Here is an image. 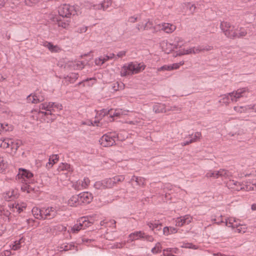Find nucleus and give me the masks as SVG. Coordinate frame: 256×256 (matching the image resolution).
<instances>
[{
  "mask_svg": "<svg viewBox=\"0 0 256 256\" xmlns=\"http://www.w3.org/2000/svg\"><path fill=\"white\" fill-rule=\"evenodd\" d=\"M220 28L224 35L230 38L231 36V34L228 31L230 28H233V26L231 25L227 22L223 21L220 22Z\"/></svg>",
  "mask_w": 256,
  "mask_h": 256,
  "instance_id": "obj_17",
  "label": "nucleus"
},
{
  "mask_svg": "<svg viewBox=\"0 0 256 256\" xmlns=\"http://www.w3.org/2000/svg\"><path fill=\"white\" fill-rule=\"evenodd\" d=\"M168 248H166L163 250V255L164 256H176V255L171 254V252H169Z\"/></svg>",
  "mask_w": 256,
  "mask_h": 256,
  "instance_id": "obj_64",
  "label": "nucleus"
},
{
  "mask_svg": "<svg viewBox=\"0 0 256 256\" xmlns=\"http://www.w3.org/2000/svg\"><path fill=\"white\" fill-rule=\"evenodd\" d=\"M8 166L7 162H5L4 158L0 161V173H3L6 171Z\"/></svg>",
  "mask_w": 256,
  "mask_h": 256,
  "instance_id": "obj_48",
  "label": "nucleus"
},
{
  "mask_svg": "<svg viewBox=\"0 0 256 256\" xmlns=\"http://www.w3.org/2000/svg\"><path fill=\"white\" fill-rule=\"evenodd\" d=\"M62 17H60L57 19L58 25L62 28H66L69 26V20L62 19Z\"/></svg>",
  "mask_w": 256,
  "mask_h": 256,
  "instance_id": "obj_37",
  "label": "nucleus"
},
{
  "mask_svg": "<svg viewBox=\"0 0 256 256\" xmlns=\"http://www.w3.org/2000/svg\"><path fill=\"white\" fill-rule=\"evenodd\" d=\"M104 63V62L102 60V56H100L98 58L95 59V64L96 66H102Z\"/></svg>",
  "mask_w": 256,
  "mask_h": 256,
  "instance_id": "obj_57",
  "label": "nucleus"
},
{
  "mask_svg": "<svg viewBox=\"0 0 256 256\" xmlns=\"http://www.w3.org/2000/svg\"><path fill=\"white\" fill-rule=\"evenodd\" d=\"M129 237L132 241L140 240H146L148 242H152L154 240V238L152 235H150L144 232L143 231H136L129 236Z\"/></svg>",
  "mask_w": 256,
  "mask_h": 256,
  "instance_id": "obj_7",
  "label": "nucleus"
},
{
  "mask_svg": "<svg viewBox=\"0 0 256 256\" xmlns=\"http://www.w3.org/2000/svg\"><path fill=\"white\" fill-rule=\"evenodd\" d=\"M112 1H102L101 3L98 5H94V9L102 10H111Z\"/></svg>",
  "mask_w": 256,
  "mask_h": 256,
  "instance_id": "obj_18",
  "label": "nucleus"
},
{
  "mask_svg": "<svg viewBox=\"0 0 256 256\" xmlns=\"http://www.w3.org/2000/svg\"><path fill=\"white\" fill-rule=\"evenodd\" d=\"M112 181L114 182V185L116 184L119 182L124 181V178L123 176H116L113 178H112Z\"/></svg>",
  "mask_w": 256,
  "mask_h": 256,
  "instance_id": "obj_51",
  "label": "nucleus"
},
{
  "mask_svg": "<svg viewBox=\"0 0 256 256\" xmlns=\"http://www.w3.org/2000/svg\"><path fill=\"white\" fill-rule=\"evenodd\" d=\"M110 110L108 109L102 108L100 110H97L96 118L98 120H102V118L106 116L109 115Z\"/></svg>",
  "mask_w": 256,
  "mask_h": 256,
  "instance_id": "obj_33",
  "label": "nucleus"
},
{
  "mask_svg": "<svg viewBox=\"0 0 256 256\" xmlns=\"http://www.w3.org/2000/svg\"><path fill=\"white\" fill-rule=\"evenodd\" d=\"M249 92L246 88H242L238 89L236 91L230 92L228 95H225L224 98V102L229 103V100L230 99L232 102H236L242 97H248V96Z\"/></svg>",
  "mask_w": 256,
  "mask_h": 256,
  "instance_id": "obj_2",
  "label": "nucleus"
},
{
  "mask_svg": "<svg viewBox=\"0 0 256 256\" xmlns=\"http://www.w3.org/2000/svg\"><path fill=\"white\" fill-rule=\"evenodd\" d=\"M89 80H93L94 82H95L94 80H96V78L92 77V78H87L84 79V80H82V81L79 82L76 85L80 86L81 84H82L83 86H85L84 82H88Z\"/></svg>",
  "mask_w": 256,
  "mask_h": 256,
  "instance_id": "obj_56",
  "label": "nucleus"
},
{
  "mask_svg": "<svg viewBox=\"0 0 256 256\" xmlns=\"http://www.w3.org/2000/svg\"><path fill=\"white\" fill-rule=\"evenodd\" d=\"M78 220L80 223L82 230L86 229L92 224V222L90 221L88 218L86 216L80 218Z\"/></svg>",
  "mask_w": 256,
  "mask_h": 256,
  "instance_id": "obj_25",
  "label": "nucleus"
},
{
  "mask_svg": "<svg viewBox=\"0 0 256 256\" xmlns=\"http://www.w3.org/2000/svg\"><path fill=\"white\" fill-rule=\"evenodd\" d=\"M21 240H16L12 243L10 246V248L14 250H17L21 248Z\"/></svg>",
  "mask_w": 256,
  "mask_h": 256,
  "instance_id": "obj_41",
  "label": "nucleus"
},
{
  "mask_svg": "<svg viewBox=\"0 0 256 256\" xmlns=\"http://www.w3.org/2000/svg\"><path fill=\"white\" fill-rule=\"evenodd\" d=\"M11 214V212L10 210L4 209L2 207L0 208V216H4L8 220H10V216Z\"/></svg>",
  "mask_w": 256,
  "mask_h": 256,
  "instance_id": "obj_42",
  "label": "nucleus"
},
{
  "mask_svg": "<svg viewBox=\"0 0 256 256\" xmlns=\"http://www.w3.org/2000/svg\"><path fill=\"white\" fill-rule=\"evenodd\" d=\"M153 111L156 114L166 112L168 111H174L177 110V107L174 106L166 107L165 104L157 103L154 104L152 107Z\"/></svg>",
  "mask_w": 256,
  "mask_h": 256,
  "instance_id": "obj_9",
  "label": "nucleus"
},
{
  "mask_svg": "<svg viewBox=\"0 0 256 256\" xmlns=\"http://www.w3.org/2000/svg\"><path fill=\"white\" fill-rule=\"evenodd\" d=\"M59 208L56 206L43 207L42 220H52L58 214Z\"/></svg>",
  "mask_w": 256,
  "mask_h": 256,
  "instance_id": "obj_6",
  "label": "nucleus"
},
{
  "mask_svg": "<svg viewBox=\"0 0 256 256\" xmlns=\"http://www.w3.org/2000/svg\"><path fill=\"white\" fill-rule=\"evenodd\" d=\"M80 205H85L90 204L93 199L92 194L88 192H84L78 194Z\"/></svg>",
  "mask_w": 256,
  "mask_h": 256,
  "instance_id": "obj_13",
  "label": "nucleus"
},
{
  "mask_svg": "<svg viewBox=\"0 0 256 256\" xmlns=\"http://www.w3.org/2000/svg\"><path fill=\"white\" fill-rule=\"evenodd\" d=\"M50 112L51 114L50 116H52L51 119L54 120L56 117L55 114H53L54 112H58L62 109V104L58 102H50Z\"/></svg>",
  "mask_w": 256,
  "mask_h": 256,
  "instance_id": "obj_16",
  "label": "nucleus"
},
{
  "mask_svg": "<svg viewBox=\"0 0 256 256\" xmlns=\"http://www.w3.org/2000/svg\"><path fill=\"white\" fill-rule=\"evenodd\" d=\"M8 207L10 211L13 212H16L18 214H20L26 208V204L24 203L20 204L18 203L16 204V202H12L8 204Z\"/></svg>",
  "mask_w": 256,
  "mask_h": 256,
  "instance_id": "obj_15",
  "label": "nucleus"
},
{
  "mask_svg": "<svg viewBox=\"0 0 256 256\" xmlns=\"http://www.w3.org/2000/svg\"><path fill=\"white\" fill-rule=\"evenodd\" d=\"M46 94L42 91L36 90L34 93L28 95L26 98L28 102L32 104H38L44 100Z\"/></svg>",
  "mask_w": 256,
  "mask_h": 256,
  "instance_id": "obj_8",
  "label": "nucleus"
},
{
  "mask_svg": "<svg viewBox=\"0 0 256 256\" xmlns=\"http://www.w3.org/2000/svg\"><path fill=\"white\" fill-rule=\"evenodd\" d=\"M58 14L62 18H70L71 16L77 14V10L74 6L64 4L58 9Z\"/></svg>",
  "mask_w": 256,
  "mask_h": 256,
  "instance_id": "obj_4",
  "label": "nucleus"
},
{
  "mask_svg": "<svg viewBox=\"0 0 256 256\" xmlns=\"http://www.w3.org/2000/svg\"><path fill=\"white\" fill-rule=\"evenodd\" d=\"M146 224L154 234H158V232L162 230V224L159 220L146 222Z\"/></svg>",
  "mask_w": 256,
  "mask_h": 256,
  "instance_id": "obj_11",
  "label": "nucleus"
},
{
  "mask_svg": "<svg viewBox=\"0 0 256 256\" xmlns=\"http://www.w3.org/2000/svg\"><path fill=\"white\" fill-rule=\"evenodd\" d=\"M58 170L60 172L66 170L68 172H72L73 171L72 167L68 164L62 162L58 168Z\"/></svg>",
  "mask_w": 256,
  "mask_h": 256,
  "instance_id": "obj_27",
  "label": "nucleus"
},
{
  "mask_svg": "<svg viewBox=\"0 0 256 256\" xmlns=\"http://www.w3.org/2000/svg\"><path fill=\"white\" fill-rule=\"evenodd\" d=\"M162 30L166 33H172L176 28L174 25L169 23H164L162 26Z\"/></svg>",
  "mask_w": 256,
  "mask_h": 256,
  "instance_id": "obj_28",
  "label": "nucleus"
},
{
  "mask_svg": "<svg viewBox=\"0 0 256 256\" xmlns=\"http://www.w3.org/2000/svg\"><path fill=\"white\" fill-rule=\"evenodd\" d=\"M162 244L160 242H158L155 246L152 248L151 252L154 254L160 253L162 250Z\"/></svg>",
  "mask_w": 256,
  "mask_h": 256,
  "instance_id": "obj_44",
  "label": "nucleus"
},
{
  "mask_svg": "<svg viewBox=\"0 0 256 256\" xmlns=\"http://www.w3.org/2000/svg\"><path fill=\"white\" fill-rule=\"evenodd\" d=\"M102 57V60L104 62L111 60H117V56H116V54L114 53H109L106 54H104Z\"/></svg>",
  "mask_w": 256,
  "mask_h": 256,
  "instance_id": "obj_39",
  "label": "nucleus"
},
{
  "mask_svg": "<svg viewBox=\"0 0 256 256\" xmlns=\"http://www.w3.org/2000/svg\"><path fill=\"white\" fill-rule=\"evenodd\" d=\"M248 33L247 29L246 28L236 26L235 32L231 34V36L230 38L234 40L243 38Z\"/></svg>",
  "mask_w": 256,
  "mask_h": 256,
  "instance_id": "obj_12",
  "label": "nucleus"
},
{
  "mask_svg": "<svg viewBox=\"0 0 256 256\" xmlns=\"http://www.w3.org/2000/svg\"><path fill=\"white\" fill-rule=\"evenodd\" d=\"M86 64L84 61H76L72 63V67L74 70H81L84 68Z\"/></svg>",
  "mask_w": 256,
  "mask_h": 256,
  "instance_id": "obj_35",
  "label": "nucleus"
},
{
  "mask_svg": "<svg viewBox=\"0 0 256 256\" xmlns=\"http://www.w3.org/2000/svg\"><path fill=\"white\" fill-rule=\"evenodd\" d=\"M68 204L70 206H80L78 194L72 196L68 200Z\"/></svg>",
  "mask_w": 256,
  "mask_h": 256,
  "instance_id": "obj_21",
  "label": "nucleus"
},
{
  "mask_svg": "<svg viewBox=\"0 0 256 256\" xmlns=\"http://www.w3.org/2000/svg\"><path fill=\"white\" fill-rule=\"evenodd\" d=\"M222 216H220L217 219L216 218L212 219V220L214 222V223L216 224L220 225L222 223L224 222L222 220Z\"/></svg>",
  "mask_w": 256,
  "mask_h": 256,
  "instance_id": "obj_62",
  "label": "nucleus"
},
{
  "mask_svg": "<svg viewBox=\"0 0 256 256\" xmlns=\"http://www.w3.org/2000/svg\"><path fill=\"white\" fill-rule=\"evenodd\" d=\"M198 54V47H192L184 50V54Z\"/></svg>",
  "mask_w": 256,
  "mask_h": 256,
  "instance_id": "obj_45",
  "label": "nucleus"
},
{
  "mask_svg": "<svg viewBox=\"0 0 256 256\" xmlns=\"http://www.w3.org/2000/svg\"><path fill=\"white\" fill-rule=\"evenodd\" d=\"M88 30V27L84 26H80L77 28L76 32L78 33L85 32Z\"/></svg>",
  "mask_w": 256,
  "mask_h": 256,
  "instance_id": "obj_60",
  "label": "nucleus"
},
{
  "mask_svg": "<svg viewBox=\"0 0 256 256\" xmlns=\"http://www.w3.org/2000/svg\"><path fill=\"white\" fill-rule=\"evenodd\" d=\"M53 44L52 42L44 41L42 42V45L48 48L50 50Z\"/></svg>",
  "mask_w": 256,
  "mask_h": 256,
  "instance_id": "obj_58",
  "label": "nucleus"
},
{
  "mask_svg": "<svg viewBox=\"0 0 256 256\" xmlns=\"http://www.w3.org/2000/svg\"><path fill=\"white\" fill-rule=\"evenodd\" d=\"M10 144H12V139L8 138H2L0 139V147L4 149H9Z\"/></svg>",
  "mask_w": 256,
  "mask_h": 256,
  "instance_id": "obj_31",
  "label": "nucleus"
},
{
  "mask_svg": "<svg viewBox=\"0 0 256 256\" xmlns=\"http://www.w3.org/2000/svg\"><path fill=\"white\" fill-rule=\"evenodd\" d=\"M59 158L58 154H52L50 156L48 162L46 164V166L48 169L51 168L54 164L57 162Z\"/></svg>",
  "mask_w": 256,
  "mask_h": 256,
  "instance_id": "obj_26",
  "label": "nucleus"
},
{
  "mask_svg": "<svg viewBox=\"0 0 256 256\" xmlns=\"http://www.w3.org/2000/svg\"><path fill=\"white\" fill-rule=\"evenodd\" d=\"M238 184V182L236 180H230L227 182H226V186L229 188L231 189H234V188H235L234 186Z\"/></svg>",
  "mask_w": 256,
  "mask_h": 256,
  "instance_id": "obj_52",
  "label": "nucleus"
},
{
  "mask_svg": "<svg viewBox=\"0 0 256 256\" xmlns=\"http://www.w3.org/2000/svg\"><path fill=\"white\" fill-rule=\"evenodd\" d=\"M80 230H82L81 227V224L78 220H77V223L73 226L71 227V232L73 233H76Z\"/></svg>",
  "mask_w": 256,
  "mask_h": 256,
  "instance_id": "obj_46",
  "label": "nucleus"
},
{
  "mask_svg": "<svg viewBox=\"0 0 256 256\" xmlns=\"http://www.w3.org/2000/svg\"><path fill=\"white\" fill-rule=\"evenodd\" d=\"M112 178H106L103 180V182L104 184L105 189L106 188H112L114 185V182Z\"/></svg>",
  "mask_w": 256,
  "mask_h": 256,
  "instance_id": "obj_43",
  "label": "nucleus"
},
{
  "mask_svg": "<svg viewBox=\"0 0 256 256\" xmlns=\"http://www.w3.org/2000/svg\"><path fill=\"white\" fill-rule=\"evenodd\" d=\"M40 109L42 110H45V112L40 110L38 112L40 114H42L45 116L51 114L50 112V102H45L41 104L39 106Z\"/></svg>",
  "mask_w": 256,
  "mask_h": 256,
  "instance_id": "obj_19",
  "label": "nucleus"
},
{
  "mask_svg": "<svg viewBox=\"0 0 256 256\" xmlns=\"http://www.w3.org/2000/svg\"><path fill=\"white\" fill-rule=\"evenodd\" d=\"M197 47L198 50V53L210 51L213 49V46L209 45L198 46Z\"/></svg>",
  "mask_w": 256,
  "mask_h": 256,
  "instance_id": "obj_40",
  "label": "nucleus"
},
{
  "mask_svg": "<svg viewBox=\"0 0 256 256\" xmlns=\"http://www.w3.org/2000/svg\"><path fill=\"white\" fill-rule=\"evenodd\" d=\"M177 232L178 230L174 227L165 226L162 228V234L166 236Z\"/></svg>",
  "mask_w": 256,
  "mask_h": 256,
  "instance_id": "obj_30",
  "label": "nucleus"
},
{
  "mask_svg": "<svg viewBox=\"0 0 256 256\" xmlns=\"http://www.w3.org/2000/svg\"><path fill=\"white\" fill-rule=\"evenodd\" d=\"M43 208H39L38 207H34L32 210V214L35 218L38 220H42Z\"/></svg>",
  "mask_w": 256,
  "mask_h": 256,
  "instance_id": "obj_24",
  "label": "nucleus"
},
{
  "mask_svg": "<svg viewBox=\"0 0 256 256\" xmlns=\"http://www.w3.org/2000/svg\"><path fill=\"white\" fill-rule=\"evenodd\" d=\"M34 174L29 170L23 168L18 169V172L16 176V179H22V182L31 183L33 180Z\"/></svg>",
  "mask_w": 256,
  "mask_h": 256,
  "instance_id": "obj_5",
  "label": "nucleus"
},
{
  "mask_svg": "<svg viewBox=\"0 0 256 256\" xmlns=\"http://www.w3.org/2000/svg\"><path fill=\"white\" fill-rule=\"evenodd\" d=\"M184 64V62H180L178 63H174L170 65V70H176L180 68V66H182Z\"/></svg>",
  "mask_w": 256,
  "mask_h": 256,
  "instance_id": "obj_54",
  "label": "nucleus"
},
{
  "mask_svg": "<svg viewBox=\"0 0 256 256\" xmlns=\"http://www.w3.org/2000/svg\"><path fill=\"white\" fill-rule=\"evenodd\" d=\"M146 67V66L143 62L138 63V62L125 64L122 68L120 76H126L138 74L144 70Z\"/></svg>",
  "mask_w": 256,
  "mask_h": 256,
  "instance_id": "obj_1",
  "label": "nucleus"
},
{
  "mask_svg": "<svg viewBox=\"0 0 256 256\" xmlns=\"http://www.w3.org/2000/svg\"><path fill=\"white\" fill-rule=\"evenodd\" d=\"M90 180L88 178H84L82 182V186L84 187H86L90 184Z\"/></svg>",
  "mask_w": 256,
  "mask_h": 256,
  "instance_id": "obj_61",
  "label": "nucleus"
},
{
  "mask_svg": "<svg viewBox=\"0 0 256 256\" xmlns=\"http://www.w3.org/2000/svg\"><path fill=\"white\" fill-rule=\"evenodd\" d=\"M242 187H240V189H242V190L248 192L255 190L254 187L252 186V183L250 181H246L244 182H242Z\"/></svg>",
  "mask_w": 256,
  "mask_h": 256,
  "instance_id": "obj_34",
  "label": "nucleus"
},
{
  "mask_svg": "<svg viewBox=\"0 0 256 256\" xmlns=\"http://www.w3.org/2000/svg\"><path fill=\"white\" fill-rule=\"evenodd\" d=\"M118 139V136L116 132H108L100 138L99 142L102 146L108 147L114 145L116 141Z\"/></svg>",
  "mask_w": 256,
  "mask_h": 256,
  "instance_id": "obj_3",
  "label": "nucleus"
},
{
  "mask_svg": "<svg viewBox=\"0 0 256 256\" xmlns=\"http://www.w3.org/2000/svg\"><path fill=\"white\" fill-rule=\"evenodd\" d=\"M130 181H134L136 185L144 186L145 184L146 180L142 177L133 176L130 178Z\"/></svg>",
  "mask_w": 256,
  "mask_h": 256,
  "instance_id": "obj_32",
  "label": "nucleus"
},
{
  "mask_svg": "<svg viewBox=\"0 0 256 256\" xmlns=\"http://www.w3.org/2000/svg\"><path fill=\"white\" fill-rule=\"evenodd\" d=\"M62 49L58 45L52 44L50 51L51 52H59L61 51Z\"/></svg>",
  "mask_w": 256,
  "mask_h": 256,
  "instance_id": "obj_55",
  "label": "nucleus"
},
{
  "mask_svg": "<svg viewBox=\"0 0 256 256\" xmlns=\"http://www.w3.org/2000/svg\"><path fill=\"white\" fill-rule=\"evenodd\" d=\"M234 110L238 112H246L249 110L248 107V105L244 106H234Z\"/></svg>",
  "mask_w": 256,
  "mask_h": 256,
  "instance_id": "obj_50",
  "label": "nucleus"
},
{
  "mask_svg": "<svg viewBox=\"0 0 256 256\" xmlns=\"http://www.w3.org/2000/svg\"><path fill=\"white\" fill-rule=\"evenodd\" d=\"M78 78V73H72L64 78L70 83H74Z\"/></svg>",
  "mask_w": 256,
  "mask_h": 256,
  "instance_id": "obj_36",
  "label": "nucleus"
},
{
  "mask_svg": "<svg viewBox=\"0 0 256 256\" xmlns=\"http://www.w3.org/2000/svg\"><path fill=\"white\" fill-rule=\"evenodd\" d=\"M109 110L110 120L111 122L114 120V118H119L123 114V111L122 109L115 110H114L112 109Z\"/></svg>",
  "mask_w": 256,
  "mask_h": 256,
  "instance_id": "obj_23",
  "label": "nucleus"
},
{
  "mask_svg": "<svg viewBox=\"0 0 256 256\" xmlns=\"http://www.w3.org/2000/svg\"><path fill=\"white\" fill-rule=\"evenodd\" d=\"M200 132H196L188 135V139L192 141V143L196 142L201 136Z\"/></svg>",
  "mask_w": 256,
  "mask_h": 256,
  "instance_id": "obj_38",
  "label": "nucleus"
},
{
  "mask_svg": "<svg viewBox=\"0 0 256 256\" xmlns=\"http://www.w3.org/2000/svg\"><path fill=\"white\" fill-rule=\"evenodd\" d=\"M12 126L7 124H0V135L6 134L7 132L12 130Z\"/></svg>",
  "mask_w": 256,
  "mask_h": 256,
  "instance_id": "obj_29",
  "label": "nucleus"
},
{
  "mask_svg": "<svg viewBox=\"0 0 256 256\" xmlns=\"http://www.w3.org/2000/svg\"><path fill=\"white\" fill-rule=\"evenodd\" d=\"M17 197V192L14 190H10L4 194V200L8 202L13 200Z\"/></svg>",
  "mask_w": 256,
  "mask_h": 256,
  "instance_id": "obj_20",
  "label": "nucleus"
},
{
  "mask_svg": "<svg viewBox=\"0 0 256 256\" xmlns=\"http://www.w3.org/2000/svg\"><path fill=\"white\" fill-rule=\"evenodd\" d=\"M208 176L218 178L222 177L224 178H229L232 176L231 172L225 169H220L219 170L210 172L207 174Z\"/></svg>",
  "mask_w": 256,
  "mask_h": 256,
  "instance_id": "obj_10",
  "label": "nucleus"
},
{
  "mask_svg": "<svg viewBox=\"0 0 256 256\" xmlns=\"http://www.w3.org/2000/svg\"><path fill=\"white\" fill-rule=\"evenodd\" d=\"M174 42H176V44H174V46L176 48H180L182 45V44H180V42H182V38H176L174 40Z\"/></svg>",
  "mask_w": 256,
  "mask_h": 256,
  "instance_id": "obj_59",
  "label": "nucleus"
},
{
  "mask_svg": "<svg viewBox=\"0 0 256 256\" xmlns=\"http://www.w3.org/2000/svg\"><path fill=\"white\" fill-rule=\"evenodd\" d=\"M94 187L98 190L105 189L104 184L103 182V180L96 182L94 184Z\"/></svg>",
  "mask_w": 256,
  "mask_h": 256,
  "instance_id": "obj_49",
  "label": "nucleus"
},
{
  "mask_svg": "<svg viewBox=\"0 0 256 256\" xmlns=\"http://www.w3.org/2000/svg\"><path fill=\"white\" fill-rule=\"evenodd\" d=\"M74 248V246L73 244H67L65 245L64 248V250L65 251H68L69 250H72Z\"/></svg>",
  "mask_w": 256,
  "mask_h": 256,
  "instance_id": "obj_63",
  "label": "nucleus"
},
{
  "mask_svg": "<svg viewBox=\"0 0 256 256\" xmlns=\"http://www.w3.org/2000/svg\"><path fill=\"white\" fill-rule=\"evenodd\" d=\"M192 220V217L189 214L181 216L176 218V226H182L185 224H188L191 222Z\"/></svg>",
  "mask_w": 256,
  "mask_h": 256,
  "instance_id": "obj_14",
  "label": "nucleus"
},
{
  "mask_svg": "<svg viewBox=\"0 0 256 256\" xmlns=\"http://www.w3.org/2000/svg\"><path fill=\"white\" fill-rule=\"evenodd\" d=\"M181 247L182 248H190L193 250H196L198 248V246L196 245L192 244L190 242H183L181 246Z\"/></svg>",
  "mask_w": 256,
  "mask_h": 256,
  "instance_id": "obj_47",
  "label": "nucleus"
},
{
  "mask_svg": "<svg viewBox=\"0 0 256 256\" xmlns=\"http://www.w3.org/2000/svg\"><path fill=\"white\" fill-rule=\"evenodd\" d=\"M224 223H225L226 226L228 227H230L233 229H234L236 228L240 227V224L238 223L236 221V222H234V224H232V222H229L228 223V220H226V222H225Z\"/></svg>",
  "mask_w": 256,
  "mask_h": 256,
  "instance_id": "obj_53",
  "label": "nucleus"
},
{
  "mask_svg": "<svg viewBox=\"0 0 256 256\" xmlns=\"http://www.w3.org/2000/svg\"><path fill=\"white\" fill-rule=\"evenodd\" d=\"M10 147L8 149V152L12 155H14L16 154L17 150L20 145V142H14L12 139V144H10Z\"/></svg>",
  "mask_w": 256,
  "mask_h": 256,
  "instance_id": "obj_22",
  "label": "nucleus"
}]
</instances>
